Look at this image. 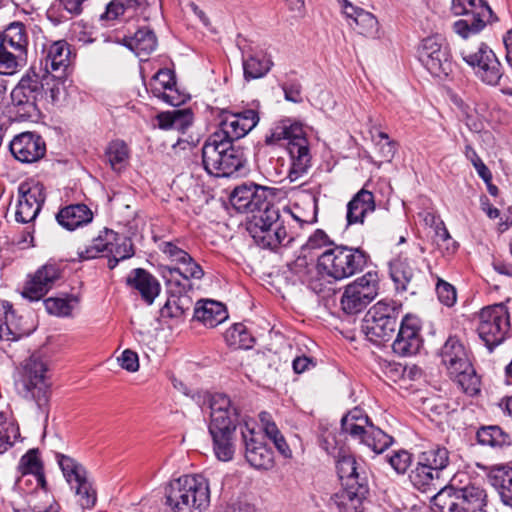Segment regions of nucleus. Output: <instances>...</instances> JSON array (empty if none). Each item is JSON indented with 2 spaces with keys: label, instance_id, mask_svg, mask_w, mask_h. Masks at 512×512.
<instances>
[{
  "label": "nucleus",
  "instance_id": "obj_56",
  "mask_svg": "<svg viewBox=\"0 0 512 512\" xmlns=\"http://www.w3.org/2000/svg\"><path fill=\"white\" fill-rule=\"evenodd\" d=\"M436 293L439 301L447 307H451L455 304L457 294L454 286L450 283L439 279L436 285Z\"/></svg>",
  "mask_w": 512,
  "mask_h": 512
},
{
  "label": "nucleus",
  "instance_id": "obj_43",
  "mask_svg": "<svg viewBox=\"0 0 512 512\" xmlns=\"http://www.w3.org/2000/svg\"><path fill=\"white\" fill-rule=\"evenodd\" d=\"M273 62L266 55H250L243 60L244 77L257 79L265 76L271 69Z\"/></svg>",
  "mask_w": 512,
  "mask_h": 512
},
{
  "label": "nucleus",
  "instance_id": "obj_40",
  "mask_svg": "<svg viewBox=\"0 0 512 512\" xmlns=\"http://www.w3.org/2000/svg\"><path fill=\"white\" fill-rule=\"evenodd\" d=\"M0 35L3 42L15 51L26 52L28 37L26 27L22 22H12Z\"/></svg>",
  "mask_w": 512,
  "mask_h": 512
},
{
  "label": "nucleus",
  "instance_id": "obj_36",
  "mask_svg": "<svg viewBox=\"0 0 512 512\" xmlns=\"http://www.w3.org/2000/svg\"><path fill=\"white\" fill-rule=\"evenodd\" d=\"M70 45L65 40L54 42L47 49L44 59L40 60V70L58 71L63 69V72L68 68L70 61Z\"/></svg>",
  "mask_w": 512,
  "mask_h": 512
},
{
  "label": "nucleus",
  "instance_id": "obj_28",
  "mask_svg": "<svg viewBox=\"0 0 512 512\" xmlns=\"http://www.w3.org/2000/svg\"><path fill=\"white\" fill-rule=\"evenodd\" d=\"M19 199L15 219L19 223H29L33 221L41 210L44 198L37 188H27L20 185L18 189Z\"/></svg>",
  "mask_w": 512,
  "mask_h": 512
},
{
  "label": "nucleus",
  "instance_id": "obj_59",
  "mask_svg": "<svg viewBox=\"0 0 512 512\" xmlns=\"http://www.w3.org/2000/svg\"><path fill=\"white\" fill-rule=\"evenodd\" d=\"M322 448L325 449V451L332 455L335 459V464L337 465V461L339 460V457L341 455H352L351 453L345 451L343 448H338L336 445V437L335 435L329 433L327 436L324 437L322 444Z\"/></svg>",
  "mask_w": 512,
  "mask_h": 512
},
{
  "label": "nucleus",
  "instance_id": "obj_25",
  "mask_svg": "<svg viewBox=\"0 0 512 512\" xmlns=\"http://www.w3.org/2000/svg\"><path fill=\"white\" fill-rule=\"evenodd\" d=\"M62 272L59 264L47 262L27 281L22 296L30 301H39L52 289L56 281L61 278Z\"/></svg>",
  "mask_w": 512,
  "mask_h": 512
},
{
  "label": "nucleus",
  "instance_id": "obj_4",
  "mask_svg": "<svg viewBox=\"0 0 512 512\" xmlns=\"http://www.w3.org/2000/svg\"><path fill=\"white\" fill-rule=\"evenodd\" d=\"M441 363L453 378L470 395L480 392V377L473 366L470 348L457 335H450L439 351Z\"/></svg>",
  "mask_w": 512,
  "mask_h": 512
},
{
  "label": "nucleus",
  "instance_id": "obj_23",
  "mask_svg": "<svg viewBox=\"0 0 512 512\" xmlns=\"http://www.w3.org/2000/svg\"><path fill=\"white\" fill-rule=\"evenodd\" d=\"M462 58L468 65L477 68V74L483 82L489 85L499 84L502 77L501 65L486 43H481L477 52L468 54L462 52Z\"/></svg>",
  "mask_w": 512,
  "mask_h": 512
},
{
  "label": "nucleus",
  "instance_id": "obj_52",
  "mask_svg": "<svg viewBox=\"0 0 512 512\" xmlns=\"http://www.w3.org/2000/svg\"><path fill=\"white\" fill-rule=\"evenodd\" d=\"M43 463L39 457L38 449H30L25 453L19 462V470L23 475L35 474L43 470Z\"/></svg>",
  "mask_w": 512,
  "mask_h": 512
},
{
  "label": "nucleus",
  "instance_id": "obj_42",
  "mask_svg": "<svg viewBox=\"0 0 512 512\" xmlns=\"http://www.w3.org/2000/svg\"><path fill=\"white\" fill-rule=\"evenodd\" d=\"M80 298L78 295L65 294V297H50L44 300L47 312L56 316H69Z\"/></svg>",
  "mask_w": 512,
  "mask_h": 512
},
{
  "label": "nucleus",
  "instance_id": "obj_19",
  "mask_svg": "<svg viewBox=\"0 0 512 512\" xmlns=\"http://www.w3.org/2000/svg\"><path fill=\"white\" fill-rule=\"evenodd\" d=\"M379 277L376 271H368L345 287L341 307L346 314H356L365 309L378 295Z\"/></svg>",
  "mask_w": 512,
  "mask_h": 512
},
{
  "label": "nucleus",
  "instance_id": "obj_27",
  "mask_svg": "<svg viewBox=\"0 0 512 512\" xmlns=\"http://www.w3.org/2000/svg\"><path fill=\"white\" fill-rule=\"evenodd\" d=\"M126 285L138 291L147 305H152L161 291L158 279L144 268L131 270L126 278Z\"/></svg>",
  "mask_w": 512,
  "mask_h": 512
},
{
  "label": "nucleus",
  "instance_id": "obj_57",
  "mask_svg": "<svg viewBox=\"0 0 512 512\" xmlns=\"http://www.w3.org/2000/svg\"><path fill=\"white\" fill-rule=\"evenodd\" d=\"M435 234L438 240V244L441 245L440 242H442V244L447 243L446 249L450 253H454L458 249V243L451 238L450 233L443 221H440L435 226Z\"/></svg>",
  "mask_w": 512,
  "mask_h": 512
},
{
  "label": "nucleus",
  "instance_id": "obj_37",
  "mask_svg": "<svg viewBox=\"0 0 512 512\" xmlns=\"http://www.w3.org/2000/svg\"><path fill=\"white\" fill-rule=\"evenodd\" d=\"M55 457L70 488L90 479L87 469L76 459L62 453H56Z\"/></svg>",
  "mask_w": 512,
  "mask_h": 512
},
{
  "label": "nucleus",
  "instance_id": "obj_30",
  "mask_svg": "<svg viewBox=\"0 0 512 512\" xmlns=\"http://www.w3.org/2000/svg\"><path fill=\"white\" fill-rule=\"evenodd\" d=\"M56 220L60 226L69 231L82 227L93 220L91 209L83 204H70L61 208L56 214Z\"/></svg>",
  "mask_w": 512,
  "mask_h": 512
},
{
  "label": "nucleus",
  "instance_id": "obj_58",
  "mask_svg": "<svg viewBox=\"0 0 512 512\" xmlns=\"http://www.w3.org/2000/svg\"><path fill=\"white\" fill-rule=\"evenodd\" d=\"M117 240V233L113 230L105 229L99 234L98 237L94 238L92 244L99 247V252H107L109 254L113 241Z\"/></svg>",
  "mask_w": 512,
  "mask_h": 512
},
{
  "label": "nucleus",
  "instance_id": "obj_44",
  "mask_svg": "<svg viewBox=\"0 0 512 512\" xmlns=\"http://www.w3.org/2000/svg\"><path fill=\"white\" fill-rule=\"evenodd\" d=\"M153 96H168L166 90L172 91L176 87V75L168 68L160 69L152 78Z\"/></svg>",
  "mask_w": 512,
  "mask_h": 512
},
{
  "label": "nucleus",
  "instance_id": "obj_60",
  "mask_svg": "<svg viewBox=\"0 0 512 512\" xmlns=\"http://www.w3.org/2000/svg\"><path fill=\"white\" fill-rule=\"evenodd\" d=\"M9 314L12 316L14 314L11 305H9V310L5 312V322H3V319L0 317V340L15 341L21 337L22 333L12 330L8 324Z\"/></svg>",
  "mask_w": 512,
  "mask_h": 512
},
{
  "label": "nucleus",
  "instance_id": "obj_20",
  "mask_svg": "<svg viewBox=\"0 0 512 512\" xmlns=\"http://www.w3.org/2000/svg\"><path fill=\"white\" fill-rule=\"evenodd\" d=\"M276 194V188L245 182L232 190L229 202L239 213L260 214V211L268 207H275L269 199L274 198Z\"/></svg>",
  "mask_w": 512,
  "mask_h": 512
},
{
  "label": "nucleus",
  "instance_id": "obj_48",
  "mask_svg": "<svg viewBox=\"0 0 512 512\" xmlns=\"http://www.w3.org/2000/svg\"><path fill=\"white\" fill-rule=\"evenodd\" d=\"M37 98H18L17 102H13L15 109V117L17 120H36L40 117L41 112L35 102Z\"/></svg>",
  "mask_w": 512,
  "mask_h": 512
},
{
  "label": "nucleus",
  "instance_id": "obj_11",
  "mask_svg": "<svg viewBox=\"0 0 512 512\" xmlns=\"http://www.w3.org/2000/svg\"><path fill=\"white\" fill-rule=\"evenodd\" d=\"M280 140L287 141V151L291 160L288 178L291 182H294L305 174L311 166L308 140L304 136L302 127L297 124L277 127L271 136L266 138L267 143Z\"/></svg>",
  "mask_w": 512,
  "mask_h": 512
},
{
  "label": "nucleus",
  "instance_id": "obj_51",
  "mask_svg": "<svg viewBox=\"0 0 512 512\" xmlns=\"http://www.w3.org/2000/svg\"><path fill=\"white\" fill-rule=\"evenodd\" d=\"M189 299L168 298L164 306L160 309L162 318H180L189 308Z\"/></svg>",
  "mask_w": 512,
  "mask_h": 512
},
{
  "label": "nucleus",
  "instance_id": "obj_12",
  "mask_svg": "<svg viewBox=\"0 0 512 512\" xmlns=\"http://www.w3.org/2000/svg\"><path fill=\"white\" fill-rule=\"evenodd\" d=\"M341 431L359 440L377 454L382 453L393 443V438L376 427L360 408H354L342 417Z\"/></svg>",
  "mask_w": 512,
  "mask_h": 512
},
{
  "label": "nucleus",
  "instance_id": "obj_33",
  "mask_svg": "<svg viewBox=\"0 0 512 512\" xmlns=\"http://www.w3.org/2000/svg\"><path fill=\"white\" fill-rule=\"evenodd\" d=\"M157 126L161 130H177L185 133L193 124L194 113L190 107L176 108L169 111L159 112L155 116Z\"/></svg>",
  "mask_w": 512,
  "mask_h": 512
},
{
  "label": "nucleus",
  "instance_id": "obj_8",
  "mask_svg": "<svg viewBox=\"0 0 512 512\" xmlns=\"http://www.w3.org/2000/svg\"><path fill=\"white\" fill-rule=\"evenodd\" d=\"M449 465L450 451L445 446L432 445L417 455L416 465L409 474L410 482L421 492L435 490Z\"/></svg>",
  "mask_w": 512,
  "mask_h": 512
},
{
  "label": "nucleus",
  "instance_id": "obj_10",
  "mask_svg": "<svg viewBox=\"0 0 512 512\" xmlns=\"http://www.w3.org/2000/svg\"><path fill=\"white\" fill-rule=\"evenodd\" d=\"M247 231L254 241L263 248L276 249L286 246L291 237L288 236L280 211L277 207H268L260 214H254L247 222Z\"/></svg>",
  "mask_w": 512,
  "mask_h": 512
},
{
  "label": "nucleus",
  "instance_id": "obj_16",
  "mask_svg": "<svg viewBox=\"0 0 512 512\" xmlns=\"http://www.w3.org/2000/svg\"><path fill=\"white\" fill-rule=\"evenodd\" d=\"M219 120L218 128L209 137L214 141L223 140L235 144L246 136L259 122V114L256 109H246L232 113L228 109L211 108Z\"/></svg>",
  "mask_w": 512,
  "mask_h": 512
},
{
  "label": "nucleus",
  "instance_id": "obj_3",
  "mask_svg": "<svg viewBox=\"0 0 512 512\" xmlns=\"http://www.w3.org/2000/svg\"><path fill=\"white\" fill-rule=\"evenodd\" d=\"M432 503L436 512H483L487 493L467 473L457 472L448 485L433 496Z\"/></svg>",
  "mask_w": 512,
  "mask_h": 512
},
{
  "label": "nucleus",
  "instance_id": "obj_35",
  "mask_svg": "<svg viewBox=\"0 0 512 512\" xmlns=\"http://www.w3.org/2000/svg\"><path fill=\"white\" fill-rule=\"evenodd\" d=\"M163 277L170 298L187 299L186 294L193 289L191 279L194 276H188L179 267H167Z\"/></svg>",
  "mask_w": 512,
  "mask_h": 512
},
{
  "label": "nucleus",
  "instance_id": "obj_34",
  "mask_svg": "<svg viewBox=\"0 0 512 512\" xmlns=\"http://www.w3.org/2000/svg\"><path fill=\"white\" fill-rule=\"evenodd\" d=\"M137 56H148L157 48V37L149 27L138 28L133 35L124 36L120 42Z\"/></svg>",
  "mask_w": 512,
  "mask_h": 512
},
{
  "label": "nucleus",
  "instance_id": "obj_62",
  "mask_svg": "<svg viewBox=\"0 0 512 512\" xmlns=\"http://www.w3.org/2000/svg\"><path fill=\"white\" fill-rule=\"evenodd\" d=\"M64 11L65 9L63 8V4H61L60 1L56 0L47 9L46 17L54 25H59L68 19V17L64 14Z\"/></svg>",
  "mask_w": 512,
  "mask_h": 512
},
{
  "label": "nucleus",
  "instance_id": "obj_46",
  "mask_svg": "<svg viewBox=\"0 0 512 512\" xmlns=\"http://www.w3.org/2000/svg\"><path fill=\"white\" fill-rule=\"evenodd\" d=\"M77 497V503L82 509H92L97 502V491L89 479L80 485L71 488Z\"/></svg>",
  "mask_w": 512,
  "mask_h": 512
},
{
  "label": "nucleus",
  "instance_id": "obj_5",
  "mask_svg": "<svg viewBox=\"0 0 512 512\" xmlns=\"http://www.w3.org/2000/svg\"><path fill=\"white\" fill-rule=\"evenodd\" d=\"M370 261L361 247L336 244L318 255L316 268L323 277L341 281L361 273Z\"/></svg>",
  "mask_w": 512,
  "mask_h": 512
},
{
  "label": "nucleus",
  "instance_id": "obj_50",
  "mask_svg": "<svg viewBox=\"0 0 512 512\" xmlns=\"http://www.w3.org/2000/svg\"><path fill=\"white\" fill-rule=\"evenodd\" d=\"M387 461L397 474H405L411 467L413 455L407 450L399 449L387 455Z\"/></svg>",
  "mask_w": 512,
  "mask_h": 512
},
{
  "label": "nucleus",
  "instance_id": "obj_61",
  "mask_svg": "<svg viewBox=\"0 0 512 512\" xmlns=\"http://www.w3.org/2000/svg\"><path fill=\"white\" fill-rule=\"evenodd\" d=\"M118 361L121 368L129 372H136L139 369L138 354L130 349L124 350Z\"/></svg>",
  "mask_w": 512,
  "mask_h": 512
},
{
  "label": "nucleus",
  "instance_id": "obj_49",
  "mask_svg": "<svg viewBox=\"0 0 512 512\" xmlns=\"http://www.w3.org/2000/svg\"><path fill=\"white\" fill-rule=\"evenodd\" d=\"M20 437L19 426L13 422L0 423V454L5 453Z\"/></svg>",
  "mask_w": 512,
  "mask_h": 512
},
{
  "label": "nucleus",
  "instance_id": "obj_2",
  "mask_svg": "<svg viewBox=\"0 0 512 512\" xmlns=\"http://www.w3.org/2000/svg\"><path fill=\"white\" fill-rule=\"evenodd\" d=\"M337 474L343 488L331 496L329 507L338 512H364V502L369 494L365 464L358 462L354 455H341L337 461Z\"/></svg>",
  "mask_w": 512,
  "mask_h": 512
},
{
  "label": "nucleus",
  "instance_id": "obj_13",
  "mask_svg": "<svg viewBox=\"0 0 512 512\" xmlns=\"http://www.w3.org/2000/svg\"><path fill=\"white\" fill-rule=\"evenodd\" d=\"M451 12L455 16H472L470 20L460 19L453 23V31L463 39L479 34L487 24L498 21L485 0H452Z\"/></svg>",
  "mask_w": 512,
  "mask_h": 512
},
{
  "label": "nucleus",
  "instance_id": "obj_32",
  "mask_svg": "<svg viewBox=\"0 0 512 512\" xmlns=\"http://www.w3.org/2000/svg\"><path fill=\"white\" fill-rule=\"evenodd\" d=\"M228 318L224 304L210 300H199L194 308L193 319L209 328H214Z\"/></svg>",
  "mask_w": 512,
  "mask_h": 512
},
{
  "label": "nucleus",
  "instance_id": "obj_63",
  "mask_svg": "<svg viewBox=\"0 0 512 512\" xmlns=\"http://www.w3.org/2000/svg\"><path fill=\"white\" fill-rule=\"evenodd\" d=\"M123 4L119 0H112L106 6L104 13L100 15V20H115L121 15H125Z\"/></svg>",
  "mask_w": 512,
  "mask_h": 512
},
{
  "label": "nucleus",
  "instance_id": "obj_18",
  "mask_svg": "<svg viewBox=\"0 0 512 512\" xmlns=\"http://www.w3.org/2000/svg\"><path fill=\"white\" fill-rule=\"evenodd\" d=\"M417 52L419 61L434 77L445 78L453 72L451 50L441 35L424 38Z\"/></svg>",
  "mask_w": 512,
  "mask_h": 512
},
{
  "label": "nucleus",
  "instance_id": "obj_45",
  "mask_svg": "<svg viewBox=\"0 0 512 512\" xmlns=\"http://www.w3.org/2000/svg\"><path fill=\"white\" fill-rule=\"evenodd\" d=\"M106 156L114 170L121 169L129 157L127 144L123 140L112 141L106 149Z\"/></svg>",
  "mask_w": 512,
  "mask_h": 512
},
{
  "label": "nucleus",
  "instance_id": "obj_53",
  "mask_svg": "<svg viewBox=\"0 0 512 512\" xmlns=\"http://www.w3.org/2000/svg\"><path fill=\"white\" fill-rule=\"evenodd\" d=\"M336 245L327 233L322 229H316L308 238L306 243L302 246V252H311L327 247H333Z\"/></svg>",
  "mask_w": 512,
  "mask_h": 512
},
{
  "label": "nucleus",
  "instance_id": "obj_9",
  "mask_svg": "<svg viewBox=\"0 0 512 512\" xmlns=\"http://www.w3.org/2000/svg\"><path fill=\"white\" fill-rule=\"evenodd\" d=\"M401 307L393 301H379L368 310L361 330L370 342L382 345L393 338L400 325Z\"/></svg>",
  "mask_w": 512,
  "mask_h": 512
},
{
  "label": "nucleus",
  "instance_id": "obj_47",
  "mask_svg": "<svg viewBox=\"0 0 512 512\" xmlns=\"http://www.w3.org/2000/svg\"><path fill=\"white\" fill-rule=\"evenodd\" d=\"M288 267L296 280L302 284L310 282L313 278L314 265L308 260L307 255L298 256Z\"/></svg>",
  "mask_w": 512,
  "mask_h": 512
},
{
  "label": "nucleus",
  "instance_id": "obj_31",
  "mask_svg": "<svg viewBox=\"0 0 512 512\" xmlns=\"http://www.w3.org/2000/svg\"><path fill=\"white\" fill-rule=\"evenodd\" d=\"M177 241H164L159 245L161 252L172 262L183 265L188 276L194 279H201L204 276L202 267L191 257V255L177 245Z\"/></svg>",
  "mask_w": 512,
  "mask_h": 512
},
{
  "label": "nucleus",
  "instance_id": "obj_22",
  "mask_svg": "<svg viewBox=\"0 0 512 512\" xmlns=\"http://www.w3.org/2000/svg\"><path fill=\"white\" fill-rule=\"evenodd\" d=\"M421 326L415 316L406 315L400 321L398 333L392 343L393 352L399 356L416 355L423 346Z\"/></svg>",
  "mask_w": 512,
  "mask_h": 512
},
{
  "label": "nucleus",
  "instance_id": "obj_14",
  "mask_svg": "<svg viewBox=\"0 0 512 512\" xmlns=\"http://www.w3.org/2000/svg\"><path fill=\"white\" fill-rule=\"evenodd\" d=\"M477 333L489 352L502 344L510 331V314L503 303L490 305L479 313Z\"/></svg>",
  "mask_w": 512,
  "mask_h": 512
},
{
  "label": "nucleus",
  "instance_id": "obj_6",
  "mask_svg": "<svg viewBox=\"0 0 512 512\" xmlns=\"http://www.w3.org/2000/svg\"><path fill=\"white\" fill-rule=\"evenodd\" d=\"M165 499L172 512H202L210 504L209 482L202 475H183L169 483Z\"/></svg>",
  "mask_w": 512,
  "mask_h": 512
},
{
  "label": "nucleus",
  "instance_id": "obj_15",
  "mask_svg": "<svg viewBox=\"0 0 512 512\" xmlns=\"http://www.w3.org/2000/svg\"><path fill=\"white\" fill-rule=\"evenodd\" d=\"M47 363L38 354H32L22 366L20 383L24 398L32 399L43 410L49 401L50 383Z\"/></svg>",
  "mask_w": 512,
  "mask_h": 512
},
{
  "label": "nucleus",
  "instance_id": "obj_1",
  "mask_svg": "<svg viewBox=\"0 0 512 512\" xmlns=\"http://www.w3.org/2000/svg\"><path fill=\"white\" fill-rule=\"evenodd\" d=\"M210 421L208 431L212 438L213 451L220 461H230L236 451L237 427L245 429L240 421V411L230 398L221 393L209 399Z\"/></svg>",
  "mask_w": 512,
  "mask_h": 512
},
{
  "label": "nucleus",
  "instance_id": "obj_24",
  "mask_svg": "<svg viewBox=\"0 0 512 512\" xmlns=\"http://www.w3.org/2000/svg\"><path fill=\"white\" fill-rule=\"evenodd\" d=\"M388 267L390 278L397 292L416 293L421 270L414 260L400 254L389 262Z\"/></svg>",
  "mask_w": 512,
  "mask_h": 512
},
{
  "label": "nucleus",
  "instance_id": "obj_17",
  "mask_svg": "<svg viewBox=\"0 0 512 512\" xmlns=\"http://www.w3.org/2000/svg\"><path fill=\"white\" fill-rule=\"evenodd\" d=\"M42 71L43 74L40 75L33 65L21 78L18 89L22 90L24 96L26 90L30 93L42 92L49 96H76L80 93L79 87L67 75L56 76L47 69Z\"/></svg>",
  "mask_w": 512,
  "mask_h": 512
},
{
  "label": "nucleus",
  "instance_id": "obj_55",
  "mask_svg": "<svg viewBox=\"0 0 512 512\" xmlns=\"http://www.w3.org/2000/svg\"><path fill=\"white\" fill-rule=\"evenodd\" d=\"M351 16L349 18L353 19L355 24L361 27L360 33H367L374 29L378 23L376 17L370 13L365 11L364 9L358 7L354 12H351Z\"/></svg>",
  "mask_w": 512,
  "mask_h": 512
},
{
  "label": "nucleus",
  "instance_id": "obj_21",
  "mask_svg": "<svg viewBox=\"0 0 512 512\" xmlns=\"http://www.w3.org/2000/svg\"><path fill=\"white\" fill-rule=\"evenodd\" d=\"M255 423L250 427L245 422V429H241V440L247 462L258 470H269L274 465V452L264 441L261 431L255 430Z\"/></svg>",
  "mask_w": 512,
  "mask_h": 512
},
{
  "label": "nucleus",
  "instance_id": "obj_54",
  "mask_svg": "<svg viewBox=\"0 0 512 512\" xmlns=\"http://www.w3.org/2000/svg\"><path fill=\"white\" fill-rule=\"evenodd\" d=\"M109 254L116 256L118 259L126 260L134 256V246L132 240L127 237H119L117 234V240L113 241Z\"/></svg>",
  "mask_w": 512,
  "mask_h": 512
},
{
  "label": "nucleus",
  "instance_id": "obj_38",
  "mask_svg": "<svg viewBox=\"0 0 512 512\" xmlns=\"http://www.w3.org/2000/svg\"><path fill=\"white\" fill-rule=\"evenodd\" d=\"M488 479L494 486L504 505L512 508V468L497 467L490 471Z\"/></svg>",
  "mask_w": 512,
  "mask_h": 512
},
{
  "label": "nucleus",
  "instance_id": "obj_64",
  "mask_svg": "<svg viewBox=\"0 0 512 512\" xmlns=\"http://www.w3.org/2000/svg\"><path fill=\"white\" fill-rule=\"evenodd\" d=\"M310 366H315V363L312 358L305 355L296 357L292 362L293 370L297 374L305 372Z\"/></svg>",
  "mask_w": 512,
  "mask_h": 512
},
{
  "label": "nucleus",
  "instance_id": "obj_29",
  "mask_svg": "<svg viewBox=\"0 0 512 512\" xmlns=\"http://www.w3.org/2000/svg\"><path fill=\"white\" fill-rule=\"evenodd\" d=\"M376 209L375 196L364 187L348 202L346 220L348 225L363 224L365 217Z\"/></svg>",
  "mask_w": 512,
  "mask_h": 512
},
{
  "label": "nucleus",
  "instance_id": "obj_26",
  "mask_svg": "<svg viewBox=\"0 0 512 512\" xmlns=\"http://www.w3.org/2000/svg\"><path fill=\"white\" fill-rule=\"evenodd\" d=\"M12 155L22 163H33L46 154V143L36 132H22L16 135L9 144Z\"/></svg>",
  "mask_w": 512,
  "mask_h": 512
},
{
  "label": "nucleus",
  "instance_id": "obj_39",
  "mask_svg": "<svg viewBox=\"0 0 512 512\" xmlns=\"http://www.w3.org/2000/svg\"><path fill=\"white\" fill-rule=\"evenodd\" d=\"M480 445L503 448L511 445V436L498 425L481 426L476 432Z\"/></svg>",
  "mask_w": 512,
  "mask_h": 512
},
{
  "label": "nucleus",
  "instance_id": "obj_7",
  "mask_svg": "<svg viewBox=\"0 0 512 512\" xmlns=\"http://www.w3.org/2000/svg\"><path fill=\"white\" fill-rule=\"evenodd\" d=\"M246 163L244 149L240 145L208 137L202 147L203 167L212 176L239 175L245 170Z\"/></svg>",
  "mask_w": 512,
  "mask_h": 512
},
{
  "label": "nucleus",
  "instance_id": "obj_41",
  "mask_svg": "<svg viewBox=\"0 0 512 512\" xmlns=\"http://www.w3.org/2000/svg\"><path fill=\"white\" fill-rule=\"evenodd\" d=\"M224 340L229 347L235 350L250 349L255 341L242 323H236L227 329L224 333Z\"/></svg>",
  "mask_w": 512,
  "mask_h": 512
}]
</instances>
